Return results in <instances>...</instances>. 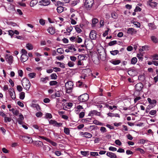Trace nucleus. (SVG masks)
<instances>
[{"instance_id": "f257e3e1", "label": "nucleus", "mask_w": 158, "mask_h": 158, "mask_svg": "<svg viewBox=\"0 0 158 158\" xmlns=\"http://www.w3.org/2000/svg\"><path fill=\"white\" fill-rule=\"evenodd\" d=\"M21 83L24 89L27 91H29L31 86L29 81L27 78H24L22 80Z\"/></svg>"}, {"instance_id": "f03ea898", "label": "nucleus", "mask_w": 158, "mask_h": 158, "mask_svg": "<svg viewBox=\"0 0 158 158\" xmlns=\"http://www.w3.org/2000/svg\"><path fill=\"white\" fill-rule=\"evenodd\" d=\"M73 84L71 81H69L65 84V86L66 89V91L67 93H69L72 91Z\"/></svg>"}, {"instance_id": "7ed1b4c3", "label": "nucleus", "mask_w": 158, "mask_h": 158, "mask_svg": "<svg viewBox=\"0 0 158 158\" xmlns=\"http://www.w3.org/2000/svg\"><path fill=\"white\" fill-rule=\"evenodd\" d=\"M20 138L27 143H31L33 142L32 138L30 137L26 136H20Z\"/></svg>"}, {"instance_id": "20e7f679", "label": "nucleus", "mask_w": 158, "mask_h": 158, "mask_svg": "<svg viewBox=\"0 0 158 158\" xmlns=\"http://www.w3.org/2000/svg\"><path fill=\"white\" fill-rule=\"evenodd\" d=\"M85 5L86 8L89 10L93 6L94 3V0H85Z\"/></svg>"}, {"instance_id": "39448f33", "label": "nucleus", "mask_w": 158, "mask_h": 158, "mask_svg": "<svg viewBox=\"0 0 158 158\" xmlns=\"http://www.w3.org/2000/svg\"><path fill=\"white\" fill-rule=\"evenodd\" d=\"M89 98V95L86 93L83 94L78 97L79 100L81 102H84L87 101Z\"/></svg>"}, {"instance_id": "423d86ee", "label": "nucleus", "mask_w": 158, "mask_h": 158, "mask_svg": "<svg viewBox=\"0 0 158 158\" xmlns=\"http://www.w3.org/2000/svg\"><path fill=\"white\" fill-rule=\"evenodd\" d=\"M5 59L6 61L9 64H11L13 61V57L9 54H6L5 56Z\"/></svg>"}, {"instance_id": "0eeeda50", "label": "nucleus", "mask_w": 158, "mask_h": 158, "mask_svg": "<svg viewBox=\"0 0 158 158\" xmlns=\"http://www.w3.org/2000/svg\"><path fill=\"white\" fill-rule=\"evenodd\" d=\"M40 5L44 6H47L50 3V0H42L39 2Z\"/></svg>"}, {"instance_id": "6e6552de", "label": "nucleus", "mask_w": 158, "mask_h": 158, "mask_svg": "<svg viewBox=\"0 0 158 158\" xmlns=\"http://www.w3.org/2000/svg\"><path fill=\"white\" fill-rule=\"evenodd\" d=\"M49 123L50 124H52L54 126L58 127L61 126L62 124L60 123H57L56 121L53 120H50Z\"/></svg>"}, {"instance_id": "1a4fd4ad", "label": "nucleus", "mask_w": 158, "mask_h": 158, "mask_svg": "<svg viewBox=\"0 0 158 158\" xmlns=\"http://www.w3.org/2000/svg\"><path fill=\"white\" fill-rule=\"evenodd\" d=\"M97 34L94 30H92L89 34L90 38L92 40H95L96 38Z\"/></svg>"}, {"instance_id": "9d476101", "label": "nucleus", "mask_w": 158, "mask_h": 158, "mask_svg": "<svg viewBox=\"0 0 158 158\" xmlns=\"http://www.w3.org/2000/svg\"><path fill=\"white\" fill-rule=\"evenodd\" d=\"M80 135L82 137L88 138H90L92 136L91 134L88 132H81Z\"/></svg>"}, {"instance_id": "9b49d317", "label": "nucleus", "mask_w": 158, "mask_h": 158, "mask_svg": "<svg viewBox=\"0 0 158 158\" xmlns=\"http://www.w3.org/2000/svg\"><path fill=\"white\" fill-rule=\"evenodd\" d=\"M127 32L129 34L133 35L136 33L137 31L133 28H129L127 29Z\"/></svg>"}, {"instance_id": "f8f14e48", "label": "nucleus", "mask_w": 158, "mask_h": 158, "mask_svg": "<svg viewBox=\"0 0 158 158\" xmlns=\"http://www.w3.org/2000/svg\"><path fill=\"white\" fill-rule=\"evenodd\" d=\"M100 116V113L99 112H98L97 110H93L89 112L88 116H92L94 115Z\"/></svg>"}, {"instance_id": "ddd939ff", "label": "nucleus", "mask_w": 158, "mask_h": 158, "mask_svg": "<svg viewBox=\"0 0 158 158\" xmlns=\"http://www.w3.org/2000/svg\"><path fill=\"white\" fill-rule=\"evenodd\" d=\"M33 144L35 146L40 148L43 145V142L40 141H35L33 142Z\"/></svg>"}, {"instance_id": "4468645a", "label": "nucleus", "mask_w": 158, "mask_h": 158, "mask_svg": "<svg viewBox=\"0 0 158 158\" xmlns=\"http://www.w3.org/2000/svg\"><path fill=\"white\" fill-rule=\"evenodd\" d=\"M143 87V85L142 83H139L135 85V89L138 91H140Z\"/></svg>"}, {"instance_id": "2eb2a0df", "label": "nucleus", "mask_w": 158, "mask_h": 158, "mask_svg": "<svg viewBox=\"0 0 158 158\" xmlns=\"http://www.w3.org/2000/svg\"><path fill=\"white\" fill-rule=\"evenodd\" d=\"M48 32L50 34L53 35L55 33V28L52 27H50L47 29Z\"/></svg>"}, {"instance_id": "dca6fc26", "label": "nucleus", "mask_w": 158, "mask_h": 158, "mask_svg": "<svg viewBox=\"0 0 158 158\" xmlns=\"http://www.w3.org/2000/svg\"><path fill=\"white\" fill-rule=\"evenodd\" d=\"M24 119V117L23 115L21 114L19 115V118H17V121L18 123L21 125L23 123V120Z\"/></svg>"}, {"instance_id": "f3484780", "label": "nucleus", "mask_w": 158, "mask_h": 158, "mask_svg": "<svg viewBox=\"0 0 158 158\" xmlns=\"http://www.w3.org/2000/svg\"><path fill=\"white\" fill-rule=\"evenodd\" d=\"M147 5L152 7H154L157 6V3L154 2L148 1L147 2Z\"/></svg>"}, {"instance_id": "a211bd4d", "label": "nucleus", "mask_w": 158, "mask_h": 158, "mask_svg": "<svg viewBox=\"0 0 158 158\" xmlns=\"http://www.w3.org/2000/svg\"><path fill=\"white\" fill-rule=\"evenodd\" d=\"M73 29V27L70 26L67 28L66 31H64V33L66 35H69L70 34V32L72 31Z\"/></svg>"}, {"instance_id": "6ab92c4d", "label": "nucleus", "mask_w": 158, "mask_h": 158, "mask_svg": "<svg viewBox=\"0 0 158 158\" xmlns=\"http://www.w3.org/2000/svg\"><path fill=\"white\" fill-rule=\"evenodd\" d=\"M28 59V56L27 55L22 54L21 56V60L23 62L26 61Z\"/></svg>"}, {"instance_id": "aec40b11", "label": "nucleus", "mask_w": 158, "mask_h": 158, "mask_svg": "<svg viewBox=\"0 0 158 158\" xmlns=\"http://www.w3.org/2000/svg\"><path fill=\"white\" fill-rule=\"evenodd\" d=\"M106 155L110 158H117L116 155L112 152H108L106 153Z\"/></svg>"}, {"instance_id": "412c9836", "label": "nucleus", "mask_w": 158, "mask_h": 158, "mask_svg": "<svg viewBox=\"0 0 158 158\" xmlns=\"http://www.w3.org/2000/svg\"><path fill=\"white\" fill-rule=\"evenodd\" d=\"M31 106L33 108H35L37 111H40V107L38 104L32 103Z\"/></svg>"}, {"instance_id": "4be33fe9", "label": "nucleus", "mask_w": 158, "mask_h": 158, "mask_svg": "<svg viewBox=\"0 0 158 158\" xmlns=\"http://www.w3.org/2000/svg\"><path fill=\"white\" fill-rule=\"evenodd\" d=\"M49 80V77L46 76L45 77H41L40 78V82L44 83H46Z\"/></svg>"}, {"instance_id": "5701e85b", "label": "nucleus", "mask_w": 158, "mask_h": 158, "mask_svg": "<svg viewBox=\"0 0 158 158\" xmlns=\"http://www.w3.org/2000/svg\"><path fill=\"white\" fill-rule=\"evenodd\" d=\"M10 91H9V93L11 98L13 99H15V93L13 91V90L12 88H10Z\"/></svg>"}, {"instance_id": "b1692460", "label": "nucleus", "mask_w": 158, "mask_h": 158, "mask_svg": "<svg viewBox=\"0 0 158 158\" xmlns=\"http://www.w3.org/2000/svg\"><path fill=\"white\" fill-rule=\"evenodd\" d=\"M67 48H68L69 49L70 51L72 52H75L76 51V49L75 48L74 46L73 45H68Z\"/></svg>"}, {"instance_id": "393cba45", "label": "nucleus", "mask_w": 158, "mask_h": 158, "mask_svg": "<svg viewBox=\"0 0 158 158\" xmlns=\"http://www.w3.org/2000/svg\"><path fill=\"white\" fill-rule=\"evenodd\" d=\"M83 109V108L82 106L80 105L77 106L75 108V109L76 113L78 114L80 111L81 110Z\"/></svg>"}, {"instance_id": "a878e982", "label": "nucleus", "mask_w": 158, "mask_h": 158, "mask_svg": "<svg viewBox=\"0 0 158 158\" xmlns=\"http://www.w3.org/2000/svg\"><path fill=\"white\" fill-rule=\"evenodd\" d=\"M148 26L149 28L151 30H154L156 28V26L153 23H148Z\"/></svg>"}, {"instance_id": "bb28decb", "label": "nucleus", "mask_w": 158, "mask_h": 158, "mask_svg": "<svg viewBox=\"0 0 158 158\" xmlns=\"http://www.w3.org/2000/svg\"><path fill=\"white\" fill-rule=\"evenodd\" d=\"M110 62L114 65L118 64L121 61L119 60H112L110 61Z\"/></svg>"}, {"instance_id": "cd10ccee", "label": "nucleus", "mask_w": 158, "mask_h": 158, "mask_svg": "<svg viewBox=\"0 0 158 158\" xmlns=\"http://www.w3.org/2000/svg\"><path fill=\"white\" fill-rule=\"evenodd\" d=\"M152 41L155 43H157L158 42V39L155 36H152L151 37Z\"/></svg>"}, {"instance_id": "c85d7f7f", "label": "nucleus", "mask_w": 158, "mask_h": 158, "mask_svg": "<svg viewBox=\"0 0 158 158\" xmlns=\"http://www.w3.org/2000/svg\"><path fill=\"white\" fill-rule=\"evenodd\" d=\"M37 0H32L30 2V6L31 7H33L38 3Z\"/></svg>"}, {"instance_id": "c756f323", "label": "nucleus", "mask_w": 158, "mask_h": 158, "mask_svg": "<svg viewBox=\"0 0 158 158\" xmlns=\"http://www.w3.org/2000/svg\"><path fill=\"white\" fill-rule=\"evenodd\" d=\"M9 110L10 111H11L14 114L16 115H18L19 114V111L17 110H15L13 108L11 109H10Z\"/></svg>"}, {"instance_id": "7c9ffc66", "label": "nucleus", "mask_w": 158, "mask_h": 158, "mask_svg": "<svg viewBox=\"0 0 158 158\" xmlns=\"http://www.w3.org/2000/svg\"><path fill=\"white\" fill-rule=\"evenodd\" d=\"M26 47L29 50H32L33 48L32 45L30 43L27 44H26Z\"/></svg>"}, {"instance_id": "2f4dec72", "label": "nucleus", "mask_w": 158, "mask_h": 158, "mask_svg": "<svg viewBox=\"0 0 158 158\" xmlns=\"http://www.w3.org/2000/svg\"><path fill=\"white\" fill-rule=\"evenodd\" d=\"M111 16L112 18L116 19L118 17V14L116 12H114L111 13Z\"/></svg>"}, {"instance_id": "473e14b6", "label": "nucleus", "mask_w": 158, "mask_h": 158, "mask_svg": "<svg viewBox=\"0 0 158 158\" xmlns=\"http://www.w3.org/2000/svg\"><path fill=\"white\" fill-rule=\"evenodd\" d=\"M56 10L59 13H60L64 10V7L62 6H58L57 7Z\"/></svg>"}, {"instance_id": "72a5a7b5", "label": "nucleus", "mask_w": 158, "mask_h": 158, "mask_svg": "<svg viewBox=\"0 0 158 158\" xmlns=\"http://www.w3.org/2000/svg\"><path fill=\"white\" fill-rule=\"evenodd\" d=\"M74 27H75V29L76 30V31L78 33H80L81 32L82 30H81L80 28V27L78 25H76L75 26H74Z\"/></svg>"}, {"instance_id": "f704fd0d", "label": "nucleus", "mask_w": 158, "mask_h": 158, "mask_svg": "<svg viewBox=\"0 0 158 158\" xmlns=\"http://www.w3.org/2000/svg\"><path fill=\"white\" fill-rule=\"evenodd\" d=\"M19 96L20 99L21 100H23L25 98V93L23 92H21L20 93Z\"/></svg>"}, {"instance_id": "c9c22d12", "label": "nucleus", "mask_w": 158, "mask_h": 158, "mask_svg": "<svg viewBox=\"0 0 158 158\" xmlns=\"http://www.w3.org/2000/svg\"><path fill=\"white\" fill-rule=\"evenodd\" d=\"M148 103L150 104H156V101L155 100H152L150 98H148L147 99Z\"/></svg>"}, {"instance_id": "e433bc0d", "label": "nucleus", "mask_w": 158, "mask_h": 158, "mask_svg": "<svg viewBox=\"0 0 158 158\" xmlns=\"http://www.w3.org/2000/svg\"><path fill=\"white\" fill-rule=\"evenodd\" d=\"M98 20L97 19H94L92 20V26L94 27L95 26V25L96 23H97L98 22Z\"/></svg>"}, {"instance_id": "4c0bfd02", "label": "nucleus", "mask_w": 158, "mask_h": 158, "mask_svg": "<svg viewBox=\"0 0 158 158\" xmlns=\"http://www.w3.org/2000/svg\"><path fill=\"white\" fill-rule=\"evenodd\" d=\"M64 132L66 135H69L70 134V130L68 128L64 127Z\"/></svg>"}, {"instance_id": "58836bf2", "label": "nucleus", "mask_w": 158, "mask_h": 158, "mask_svg": "<svg viewBox=\"0 0 158 158\" xmlns=\"http://www.w3.org/2000/svg\"><path fill=\"white\" fill-rule=\"evenodd\" d=\"M48 142L51 145H52L53 146L56 147L57 145V143H56L49 139L48 140Z\"/></svg>"}, {"instance_id": "ea45409f", "label": "nucleus", "mask_w": 158, "mask_h": 158, "mask_svg": "<svg viewBox=\"0 0 158 158\" xmlns=\"http://www.w3.org/2000/svg\"><path fill=\"white\" fill-rule=\"evenodd\" d=\"M50 77L52 79L56 80L57 78V76L55 73H53L51 75Z\"/></svg>"}, {"instance_id": "a19ab883", "label": "nucleus", "mask_w": 158, "mask_h": 158, "mask_svg": "<svg viewBox=\"0 0 158 158\" xmlns=\"http://www.w3.org/2000/svg\"><path fill=\"white\" fill-rule=\"evenodd\" d=\"M55 64H59L60 66L62 68H65L64 64L63 63H62L56 61Z\"/></svg>"}, {"instance_id": "79ce46f5", "label": "nucleus", "mask_w": 158, "mask_h": 158, "mask_svg": "<svg viewBox=\"0 0 158 158\" xmlns=\"http://www.w3.org/2000/svg\"><path fill=\"white\" fill-rule=\"evenodd\" d=\"M49 84L50 86L55 85L58 84V82L56 81H51L49 82Z\"/></svg>"}, {"instance_id": "37998d69", "label": "nucleus", "mask_w": 158, "mask_h": 158, "mask_svg": "<svg viewBox=\"0 0 158 158\" xmlns=\"http://www.w3.org/2000/svg\"><path fill=\"white\" fill-rule=\"evenodd\" d=\"M42 147H43V149L44 151H50V148L48 146L45 145H44L43 144V145H42Z\"/></svg>"}, {"instance_id": "c03bdc74", "label": "nucleus", "mask_w": 158, "mask_h": 158, "mask_svg": "<svg viewBox=\"0 0 158 158\" xmlns=\"http://www.w3.org/2000/svg\"><path fill=\"white\" fill-rule=\"evenodd\" d=\"M137 59L135 57H134L132 58L131 60V64H135L137 62Z\"/></svg>"}, {"instance_id": "a18cd8bd", "label": "nucleus", "mask_w": 158, "mask_h": 158, "mask_svg": "<svg viewBox=\"0 0 158 158\" xmlns=\"http://www.w3.org/2000/svg\"><path fill=\"white\" fill-rule=\"evenodd\" d=\"M83 24H80V26L82 27L83 25H88V24L89 23V22L85 19L83 20Z\"/></svg>"}, {"instance_id": "49530a36", "label": "nucleus", "mask_w": 158, "mask_h": 158, "mask_svg": "<svg viewBox=\"0 0 158 158\" xmlns=\"http://www.w3.org/2000/svg\"><path fill=\"white\" fill-rule=\"evenodd\" d=\"M36 73H30L28 74V76L31 78H34L36 76Z\"/></svg>"}, {"instance_id": "de8ad7c7", "label": "nucleus", "mask_w": 158, "mask_h": 158, "mask_svg": "<svg viewBox=\"0 0 158 158\" xmlns=\"http://www.w3.org/2000/svg\"><path fill=\"white\" fill-rule=\"evenodd\" d=\"M4 122L5 123L9 122L11 121V118L9 117H7L6 116L4 118Z\"/></svg>"}, {"instance_id": "09e8293b", "label": "nucleus", "mask_w": 158, "mask_h": 158, "mask_svg": "<svg viewBox=\"0 0 158 158\" xmlns=\"http://www.w3.org/2000/svg\"><path fill=\"white\" fill-rule=\"evenodd\" d=\"M81 153L82 155L84 156H88L89 155V151H81Z\"/></svg>"}, {"instance_id": "8fccbe9b", "label": "nucleus", "mask_w": 158, "mask_h": 158, "mask_svg": "<svg viewBox=\"0 0 158 158\" xmlns=\"http://www.w3.org/2000/svg\"><path fill=\"white\" fill-rule=\"evenodd\" d=\"M85 56L83 54L78 56V59L80 60H82L85 59Z\"/></svg>"}, {"instance_id": "3c124183", "label": "nucleus", "mask_w": 158, "mask_h": 158, "mask_svg": "<svg viewBox=\"0 0 158 158\" xmlns=\"http://www.w3.org/2000/svg\"><path fill=\"white\" fill-rule=\"evenodd\" d=\"M151 57L154 60H158V54H157L152 55Z\"/></svg>"}, {"instance_id": "603ef678", "label": "nucleus", "mask_w": 158, "mask_h": 158, "mask_svg": "<svg viewBox=\"0 0 158 158\" xmlns=\"http://www.w3.org/2000/svg\"><path fill=\"white\" fill-rule=\"evenodd\" d=\"M57 52L59 54H62L64 52V50L62 48H58L57 50Z\"/></svg>"}, {"instance_id": "864d4df0", "label": "nucleus", "mask_w": 158, "mask_h": 158, "mask_svg": "<svg viewBox=\"0 0 158 158\" xmlns=\"http://www.w3.org/2000/svg\"><path fill=\"white\" fill-rule=\"evenodd\" d=\"M106 106L110 110H113V109H116L117 108V106H116L114 105L112 106Z\"/></svg>"}, {"instance_id": "5fc2aeb1", "label": "nucleus", "mask_w": 158, "mask_h": 158, "mask_svg": "<svg viewBox=\"0 0 158 158\" xmlns=\"http://www.w3.org/2000/svg\"><path fill=\"white\" fill-rule=\"evenodd\" d=\"M118 50H115L110 52V53L113 55H115L118 53Z\"/></svg>"}, {"instance_id": "6e6d98bb", "label": "nucleus", "mask_w": 158, "mask_h": 158, "mask_svg": "<svg viewBox=\"0 0 158 158\" xmlns=\"http://www.w3.org/2000/svg\"><path fill=\"white\" fill-rule=\"evenodd\" d=\"M72 19L77 20V16H76L74 14H73L71 15V17L70 18V19Z\"/></svg>"}, {"instance_id": "4d7b16f0", "label": "nucleus", "mask_w": 158, "mask_h": 158, "mask_svg": "<svg viewBox=\"0 0 158 158\" xmlns=\"http://www.w3.org/2000/svg\"><path fill=\"white\" fill-rule=\"evenodd\" d=\"M152 107L151 106L148 105L147 107L146 108V113H148L149 112L150 109H151Z\"/></svg>"}, {"instance_id": "13d9d810", "label": "nucleus", "mask_w": 158, "mask_h": 158, "mask_svg": "<svg viewBox=\"0 0 158 158\" xmlns=\"http://www.w3.org/2000/svg\"><path fill=\"white\" fill-rule=\"evenodd\" d=\"M39 23L41 25L44 26L45 24V20L43 19H40L39 20Z\"/></svg>"}, {"instance_id": "bf43d9fd", "label": "nucleus", "mask_w": 158, "mask_h": 158, "mask_svg": "<svg viewBox=\"0 0 158 158\" xmlns=\"http://www.w3.org/2000/svg\"><path fill=\"white\" fill-rule=\"evenodd\" d=\"M156 113V110H152L149 112V114L152 115H155Z\"/></svg>"}, {"instance_id": "052dcab7", "label": "nucleus", "mask_w": 158, "mask_h": 158, "mask_svg": "<svg viewBox=\"0 0 158 158\" xmlns=\"http://www.w3.org/2000/svg\"><path fill=\"white\" fill-rule=\"evenodd\" d=\"M136 151H139L142 154H144L145 153V151L144 150L140 148H138L136 149Z\"/></svg>"}, {"instance_id": "680f3d73", "label": "nucleus", "mask_w": 158, "mask_h": 158, "mask_svg": "<svg viewBox=\"0 0 158 158\" xmlns=\"http://www.w3.org/2000/svg\"><path fill=\"white\" fill-rule=\"evenodd\" d=\"M64 58V56L63 55L56 56V58L59 60H63Z\"/></svg>"}, {"instance_id": "e2e57ef3", "label": "nucleus", "mask_w": 158, "mask_h": 158, "mask_svg": "<svg viewBox=\"0 0 158 158\" xmlns=\"http://www.w3.org/2000/svg\"><path fill=\"white\" fill-rule=\"evenodd\" d=\"M82 39L81 38L78 36H77L76 38V42L78 43H81L82 42Z\"/></svg>"}, {"instance_id": "0e129e2a", "label": "nucleus", "mask_w": 158, "mask_h": 158, "mask_svg": "<svg viewBox=\"0 0 158 158\" xmlns=\"http://www.w3.org/2000/svg\"><path fill=\"white\" fill-rule=\"evenodd\" d=\"M70 23L72 25H75L77 23V20H76L74 19H70Z\"/></svg>"}, {"instance_id": "69168bd1", "label": "nucleus", "mask_w": 158, "mask_h": 158, "mask_svg": "<svg viewBox=\"0 0 158 158\" xmlns=\"http://www.w3.org/2000/svg\"><path fill=\"white\" fill-rule=\"evenodd\" d=\"M116 43H117L116 41L114 40V41H110V42L108 44L109 46H111L114 45V44H116Z\"/></svg>"}, {"instance_id": "338daca9", "label": "nucleus", "mask_w": 158, "mask_h": 158, "mask_svg": "<svg viewBox=\"0 0 158 158\" xmlns=\"http://www.w3.org/2000/svg\"><path fill=\"white\" fill-rule=\"evenodd\" d=\"M141 98V97L139 96L136 97L134 99V101L135 103L137 102L138 101L140 100Z\"/></svg>"}, {"instance_id": "774afa93", "label": "nucleus", "mask_w": 158, "mask_h": 158, "mask_svg": "<svg viewBox=\"0 0 158 158\" xmlns=\"http://www.w3.org/2000/svg\"><path fill=\"white\" fill-rule=\"evenodd\" d=\"M17 89L18 91L19 92H21L23 90V88L20 85H18L17 86Z\"/></svg>"}]
</instances>
